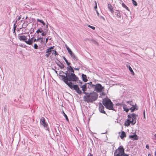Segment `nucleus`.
I'll list each match as a JSON object with an SVG mask.
<instances>
[{"label": "nucleus", "mask_w": 156, "mask_h": 156, "mask_svg": "<svg viewBox=\"0 0 156 156\" xmlns=\"http://www.w3.org/2000/svg\"><path fill=\"white\" fill-rule=\"evenodd\" d=\"M119 0L120 1L119 3H120V4H121L122 3V2H123L121 0Z\"/></svg>", "instance_id": "obj_50"}, {"label": "nucleus", "mask_w": 156, "mask_h": 156, "mask_svg": "<svg viewBox=\"0 0 156 156\" xmlns=\"http://www.w3.org/2000/svg\"><path fill=\"white\" fill-rule=\"evenodd\" d=\"M34 48L35 49H37L38 48V46L37 44H35L34 45Z\"/></svg>", "instance_id": "obj_32"}, {"label": "nucleus", "mask_w": 156, "mask_h": 156, "mask_svg": "<svg viewBox=\"0 0 156 156\" xmlns=\"http://www.w3.org/2000/svg\"><path fill=\"white\" fill-rule=\"evenodd\" d=\"M99 17L103 19L104 20H105V18L102 16H99Z\"/></svg>", "instance_id": "obj_40"}, {"label": "nucleus", "mask_w": 156, "mask_h": 156, "mask_svg": "<svg viewBox=\"0 0 156 156\" xmlns=\"http://www.w3.org/2000/svg\"><path fill=\"white\" fill-rule=\"evenodd\" d=\"M102 102L103 105L107 108L110 110H113V103L110 100L108 99H104Z\"/></svg>", "instance_id": "obj_5"}, {"label": "nucleus", "mask_w": 156, "mask_h": 156, "mask_svg": "<svg viewBox=\"0 0 156 156\" xmlns=\"http://www.w3.org/2000/svg\"><path fill=\"white\" fill-rule=\"evenodd\" d=\"M67 69L68 73H74V71L72 67L69 65H68V67H67Z\"/></svg>", "instance_id": "obj_12"}, {"label": "nucleus", "mask_w": 156, "mask_h": 156, "mask_svg": "<svg viewBox=\"0 0 156 156\" xmlns=\"http://www.w3.org/2000/svg\"><path fill=\"white\" fill-rule=\"evenodd\" d=\"M128 68H129V70L131 72V74H132L133 75H134V73L133 70L132 69L131 67L129 66H129H128Z\"/></svg>", "instance_id": "obj_20"}, {"label": "nucleus", "mask_w": 156, "mask_h": 156, "mask_svg": "<svg viewBox=\"0 0 156 156\" xmlns=\"http://www.w3.org/2000/svg\"><path fill=\"white\" fill-rule=\"evenodd\" d=\"M40 124L44 127L47 129L48 126V124L45 122V119L44 117H41L40 119Z\"/></svg>", "instance_id": "obj_8"}, {"label": "nucleus", "mask_w": 156, "mask_h": 156, "mask_svg": "<svg viewBox=\"0 0 156 156\" xmlns=\"http://www.w3.org/2000/svg\"><path fill=\"white\" fill-rule=\"evenodd\" d=\"M94 41L96 43H98L97 42H96V41Z\"/></svg>", "instance_id": "obj_57"}, {"label": "nucleus", "mask_w": 156, "mask_h": 156, "mask_svg": "<svg viewBox=\"0 0 156 156\" xmlns=\"http://www.w3.org/2000/svg\"><path fill=\"white\" fill-rule=\"evenodd\" d=\"M85 94L83 96L84 101L87 103H92L96 100L98 98V95L95 92L93 91L90 93L84 92Z\"/></svg>", "instance_id": "obj_2"}, {"label": "nucleus", "mask_w": 156, "mask_h": 156, "mask_svg": "<svg viewBox=\"0 0 156 156\" xmlns=\"http://www.w3.org/2000/svg\"><path fill=\"white\" fill-rule=\"evenodd\" d=\"M63 115L64 116V117H65L66 120H67V121H68L69 119L67 117V115L65 114V113H64V112L63 111Z\"/></svg>", "instance_id": "obj_26"}, {"label": "nucleus", "mask_w": 156, "mask_h": 156, "mask_svg": "<svg viewBox=\"0 0 156 156\" xmlns=\"http://www.w3.org/2000/svg\"><path fill=\"white\" fill-rule=\"evenodd\" d=\"M94 2H95V6L94 8V9H95V10H96V9H97V2H96V1H95Z\"/></svg>", "instance_id": "obj_36"}, {"label": "nucleus", "mask_w": 156, "mask_h": 156, "mask_svg": "<svg viewBox=\"0 0 156 156\" xmlns=\"http://www.w3.org/2000/svg\"><path fill=\"white\" fill-rule=\"evenodd\" d=\"M92 87L94 88V90L97 92H101L104 89V87L99 83H97L96 85H92Z\"/></svg>", "instance_id": "obj_7"}, {"label": "nucleus", "mask_w": 156, "mask_h": 156, "mask_svg": "<svg viewBox=\"0 0 156 156\" xmlns=\"http://www.w3.org/2000/svg\"><path fill=\"white\" fill-rule=\"evenodd\" d=\"M146 147L147 149H149V146L148 145H146Z\"/></svg>", "instance_id": "obj_45"}, {"label": "nucleus", "mask_w": 156, "mask_h": 156, "mask_svg": "<svg viewBox=\"0 0 156 156\" xmlns=\"http://www.w3.org/2000/svg\"><path fill=\"white\" fill-rule=\"evenodd\" d=\"M137 116V115L134 113L128 115V119L125 123V125L128 126L130 125V123L132 125L135 124L136 122V118Z\"/></svg>", "instance_id": "obj_3"}, {"label": "nucleus", "mask_w": 156, "mask_h": 156, "mask_svg": "<svg viewBox=\"0 0 156 156\" xmlns=\"http://www.w3.org/2000/svg\"><path fill=\"white\" fill-rule=\"evenodd\" d=\"M54 48V46H53V47H51L50 48H49V49L50 50H52Z\"/></svg>", "instance_id": "obj_41"}, {"label": "nucleus", "mask_w": 156, "mask_h": 156, "mask_svg": "<svg viewBox=\"0 0 156 156\" xmlns=\"http://www.w3.org/2000/svg\"><path fill=\"white\" fill-rule=\"evenodd\" d=\"M88 84L85 83L84 85H83L81 87V88L82 89V90L83 91V93L84 94V92H85L87 90V86Z\"/></svg>", "instance_id": "obj_14"}, {"label": "nucleus", "mask_w": 156, "mask_h": 156, "mask_svg": "<svg viewBox=\"0 0 156 156\" xmlns=\"http://www.w3.org/2000/svg\"><path fill=\"white\" fill-rule=\"evenodd\" d=\"M47 33L46 32H44L43 31V32H42V34H41V35L42 36H44L45 35H46V34H47Z\"/></svg>", "instance_id": "obj_35"}, {"label": "nucleus", "mask_w": 156, "mask_h": 156, "mask_svg": "<svg viewBox=\"0 0 156 156\" xmlns=\"http://www.w3.org/2000/svg\"><path fill=\"white\" fill-rule=\"evenodd\" d=\"M37 21L38 22H39L40 23H42L43 25L45 26V23L44 22V21L43 20H40L39 19H37Z\"/></svg>", "instance_id": "obj_23"}, {"label": "nucleus", "mask_w": 156, "mask_h": 156, "mask_svg": "<svg viewBox=\"0 0 156 156\" xmlns=\"http://www.w3.org/2000/svg\"><path fill=\"white\" fill-rule=\"evenodd\" d=\"M132 3L135 6H136L137 5V3L136 1H134V0H133V1L132 2Z\"/></svg>", "instance_id": "obj_28"}, {"label": "nucleus", "mask_w": 156, "mask_h": 156, "mask_svg": "<svg viewBox=\"0 0 156 156\" xmlns=\"http://www.w3.org/2000/svg\"><path fill=\"white\" fill-rule=\"evenodd\" d=\"M124 149L122 146H120L114 153L115 156H122L124 154Z\"/></svg>", "instance_id": "obj_6"}, {"label": "nucleus", "mask_w": 156, "mask_h": 156, "mask_svg": "<svg viewBox=\"0 0 156 156\" xmlns=\"http://www.w3.org/2000/svg\"><path fill=\"white\" fill-rule=\"evenodd\" d=\"M27 17H26V19H27Z\"/></svg>", "instance_id": "obj_58"}, {"label": "nucleus", "mask_w": 156, "mask_h": 156, "mask_svg": "<svg viewBox=\"0 0 156 156\" xmlns=\"http://www.w3.org/2000/svg\"><path fill=\"white\" fill-rule=\"evenodd\" d=\"M88 26L93 30H94L95 29V27H94L90 25H88Z\"/></svg>", "instance_id": "obj_34"}, {"label": "nucleus", "mask_w": 156, "mask_h": 156, "mask_svg": "<svg viewBox=\"0 0 156 156\" xmlns=\"http://www.w3.org/2000/svg\"><path fill=\"white\" fill-rule=\"evenodd\" d=\"M6 108H4V111H6Z\"/></svg>", "instance_id": "obj_55"}, {"label": "nucleus", "mask_w": 156, "mask_h": 156, "mask_svg": "<svg viewBox=\"0 0 156 156\" xmlns=\"http://www.w3.org/2000/svg\"><path fill=\"white\" fill-rule=\"evenodd\" d=\"M50 54V53H47L45 55V56L47 57H48Z\"/></svg>", "instance_id": "obj_37"}, {"label": "nucleus", "mask_w": 156, "mask_h": 156, "mask_svg": "<svg viewBox=\"0 0 156 156\" xmlns=\"http://www.w3.org/2000/svg\"><path fill=\"white\" fill-rule=\"evenodd\" d=\"M108 6L109 10L112 14H113L114 12V10L113 8L111 5L109 4H108Z\"/></svg>", "instance_id": "obj_13"}, {"label": "nucleus", "mask_w": 156, "mask_h": 156, "mask_svg": "<svg viewBox=\"0 0 156 156\" xmlns=\"http://www.w3.org/2000/svg\"><path fill=\"white\" fill-rule=\"evenodd\" d=\"M37 41H40V42L42 44H43V38L39 37L37 39Z\"/></svg>", "instance_id": "obj_21"}, {"label": "nucleus", "mask_w": 156, "mask_h": 156, "mask_svg": "<svg viewBox=\"0 0 156 156\" xmlns=\"http://www.w3.org/2000/svg\"><path fill=\"white\" fill-rule=\"evenodd\" d=\"M126 137V134L125 132L124 131H122V132L121 135L120 136V138L122 139H123L124 137Z\"/></svg>", "instance_id": "obj_17"}, {"label": "nucleus", "mask_w": 156, "mask_h": 156, "mask_svg": "<svg viewBox=\"0 0 156 156\" xmlns=\"http://www.w3.org/2000/svg\"><path fill=\"white\" fill-rule=\"evenodd\" d=\"M115 14L116 16L117 17L119 18L121 17V14L119 10H116Z\"/></svg>", "instance_id": "obj_16"}, {"label": "nucleus", "mask_w": 156, "mask_h": 156, "mask_svg": "<svg viewBox=\"0 0 156 156\" xmlns=\"http://www.w3.org/2000/svg\"><path fill=\"white\" fill-rule=\"evenodd\" d=\"M63 58L64 60L66 62L67 65L68 66L69 65H70V63L68 62V60L66 59V58L64 56H63Z\"/></svg>", "instance_id": "obj_22"}, {"label": "nucleus", "mask_w": 156, "mask_h": 156, "mask_svg": "<svg viewBox=\"0 0 156 156\" xmlns=\"http://www.w3.org/2000/svg\"><path fill=\"white\" fill-rule=\"evenodd\" d=\"M51 51V50L49 49V48H48L46 50V53H50Z\"/></svg>", "instance_id": "obj_33"}, {"label": "nucleus", "mask_w": 156, "mask_h": 156, "mask_svg": "<svg viewBox=\"0 0 156 156\" xmlns=\"http://www.w3.org/2000/svg\"><path fill=\"white\" fill-rule=\"evenodd\" d=\"M132 0V1L133 2V0Z\"/></svg>", "instance_id": "obj_59"}, {"label": "nucleus", "mask_w": 156, "mask_h": 156, "mask_svg": "<svg viewBox=\"0 0 156 156\" xmlns=\"http://www.w3.org/2000/svg\"><path fill=\"white\" fill-rule=\"evenodd\" d=\"M74 69L75 70H78L79 69L78 68H74Z\"/></svg>", "instance_id": "obj_54"}, {"label": "nucleus", "mask_w": 156, "mask_h": 156, "mask_svg": "<svg viewBox=\"0 0 156 156\" xmlns=\"http://www.w3.org/2000/svg\"><path fill=\"white\" fill-rule=\"evenodd\" d=\"M127 106H128V107L129 108H131V107H130V106L132 107V106H131L130 105H127Z\"/></svg>", "instance_id": "obj_51"}, {"label": "nucleus", "mask_w": 156, "mask_h": 156, "mask_svg": "<svg viewBox=\"0 0 156 156\" xmlns=\"http://www.w3.org/2000/svg\"><path fill=\"white\" fill-rule=\"evenodd\" d=\"M130 138L133 139L134 140H137L138 139V136L136 134L129 136Z\"/></svg>", "instance_id": "obj_15"}, {"label": "nucleus", "mask_w": 156, "mask_h": 156, "mask_svg": "<svg viewBox=\"0 0 156 156\" xmlns=\"http://www.w3.org/2000/svg\"><path fill=\"white\" fill-rule=\"evenodd\" d=\"M121 5L123 7L126 9L128 11H129V8L123 2H122Z\"/></svg>", "instance_id": "obj_18"}, {"label": "nucleus", "mask_w": 156, "mask_h": 156, "mask_svg": "<svg viewBox=\"0 0 156 156\" xmlns=\"http://www.w3.org/2000/svg\"><path fill=\"white\" fill-rule=\"evenodd\" d=\"M127 105H130L131 106H132L131 108H129L128 106L125 104L123 105V109L126 112H128L129 110H131V112H133L135 110H137V108H136L137 106L136 104L134 106L133 103L132 101H129L127 102Z\"/></svg>", "instance_id": "obj_4"}, {"label": "nucleus", "mask_w": 156, "mask_h": 156, "mask_svg": "<svg viewBox=\"0 0 156 156\" xmlns=\"http://www.w3.org/2000/svg\"><path fill=\"white\" fill-rule=\"evenodd\" d=\"M83 80L84 82H86L87 81V79L86 76L84 74H82V75Z\"/></svg>", "instance_id": "obj_19"}, {"label": "nucleus", "mask_w": 156, "mask_h": 156, "mask_svg": "<svg viewBox=\"0 0 156 156\" xmlns=\"http://www.w3.org/2000/svg\"><path fill=\"white\" fill-rule=\"evenodd\" d=\"M21 19V17H20V16H19L18 17V18L17 19V20H19Z\"/></svg>", "instance_id": "obj_49"}, {"label": "nucleus", "mask_w": 156, "mask_h": 156, "mask_svg": "<svg viewBox=\"0 0 156 156\" xmlns=\"http://www.w3.org/2000/svg\"><path fill=\"white\" fill-rule=\"evenodd\" d=\"M145 110H144V112H143V114H144V118L145 119Z\"/></svg>", "instance_id": "obj_39"}, {"label": "nucleus", "mask_w": 156, "mask_h": 156, "mask_svg": "<svg viewBox=\"0 0 156 156\" xmlns=\"http://www.w3.org/2000/svg\"><path fill=\"white\" fill-rule=\"evenodd\" d=\"M96 13L97 14V15L98 16H99V13H98V11L97 10H96Z\"/></svg>", "instance_id": "obj_44"}, {"label": "nucleus", "mask_w": 156, "mask_h": 156, "mask_svg": "<svg viewBox=\"0 0 156 156\" xmlns=\"http://www.w3.org/2000/svg\"><path fill=\"white\" fill-rule=\"evenodd\" d=\"M87 83L88 84H88H90V85L91 86V87H92V82H90V83Z\"/></svg>", "instance_id": "obj_43"}, {"label": "nucleus", "mask_w": 156, "mask_h": 156, "mask_svg": "<svg viewBox=\"0 0 156 156\" xmlns=\"http://www.w3.org/2000/svg\"><path fill=\"white\" fill-rule=\"evenodd\" d=\"M48 40V38H47L46 39V43L47 42Z\"/></svg>", "instance_id": "obj_52"}, {"label": "nucleus", "mask_w": 156, "mask_h": 156, "mask_svg": "<svg viewBox=\"0 0 156 156\" xmlns=\"http://www.w3.org/2000/svg\"><path fill=\"white\" fill-rule=\"evenodd\" d=\"M68 52H69V54L70 55L72 58L74 56V55H75L74 54L73 52L71 50Z\"/></svg>", "instance_id": "obj_24"}, {"label": "nucleus", "mask_w": 156, "mask_h": 156, "mask_svg": "<svg viewBox=\"0 0 156 156\" xmlns=\"http://www.w3.org/2000/svg\"><path fill=\"white\" fill-rule=\"evenodd\" d=\"M27 36H26L24 35L18 36V38L20 41H24L25 42V41H27Z\"/></svg>", "instance_id": "obj_9"}, {"label": "nucleus", "mask_w": 156, "mask_h": 156, "mask_svg": "<svg viewBox=\"0 0 156 156\" xmlns=\"http://www.w3.org/2000/svg\"><path fill=\"white\" fill-rule=\"evenodd\" d=\"M58 66L60 67L61 69H63L64 67V65L62 63H61L60 65H59Z\"/></svg>", "instance_id": "obj_27"}, {"label": "nucleus", "mask_w": 156, "mask_h": 156, "mask_svg": "<svg viewBox=\"0 0 156 156\" xmlns=\"http://www.w3.org/2000/svg\"><path fill=\"white\" fill-rule=\"evenodd\" d=\"M87 156H93V155L92 154H91L90 153H89L88 154Z\"/></svg>", "instance_id": "obj_48"}, {"label": "nucleus", "mask_w": 156, "mask_h": 156, "mask_svg": "<svg viewBox=\"0 0 156 156\" xmlns=\"http://www.w3.org/2000/svg\"><path fill=\"white\" fill-rule=\"evenodd\" d=\"M43 32V30L41 28L39 29L37 31L36 33L37 34H39L40 33H42Z\"/></svg>", "instance_id": "obj_25"}, {"label": "nucleus", "mask_w": 156, "mask_h": 156, "mask_svg": "<svg viewBox=\"0 0 156 156\" xmlns=\"http://www.w3.org/2000/svg\"><path fill=\"white\" fill-rule=\"evenodd\" d=\"M107 133V131H106V132H104V133H101V134H105L106 133Z\"/></svg>", "instance_id": "obj_53"}, {"label": "nucleus", "mask_w": 156, "mask_h": 156, "mask_svg": "<svg viewBox=\"0 0 156 156\" xmlns=\"http://www.w3.org/2000/svg\"><path fill=\"white\" fill-rule=\"evenodd\" d=\"M52 52H54V54L55 55V56H56V55H58V53H57V51H55L54 50H53L52 51Z\"/></svg>", "instance_id": "obj_30"}, {"label": "nucleus", "mask_w": 156, "mask_h": 156, "mask_svg": "<svg viewBox=\"0 0 156 156\" xmlns=\"http://www.w3.org/2000/svg\"><path fill=\"white\" fill-rule=\"evenodd\" d=\"M122 156H129L128 155L126 154H125L124 153V154H123Z\"/></svg>", "instance_id": "obj_46"}, {"label": "nucleus", "mask_w": 156, "mask_h": 156, "mask_svg": "<svg viewBox=\"0 0 156 156\" xmlns=\"http://www.w3.org/2000/svg\"><path fill=\"white\" fill-rule=\"evenodd\" d=\"M37 41V39H34V40L33 41L34 42H37V41Z\"/></svg>", "instance_id": "obj_47"}, {"label": "nucleus", "mask_w": 156, "mask_h": 156, "mask_svg": "<svg viewBox=\"0 0 156 156\" xmlns=\"http://www.w3.org/2000/svg\"><path fill=\"white\" fill-rule=\"evenodd\" d=\"M62 72L64 73L65 75H60L62 80L70 88H73L79 94H81L82 93V91L80 90L78 86L76 85H73L71 82H76L78 80V78L75 75L74 73H68V71H66L65 73L63 71Z\"/></svg>", "instance_id": "obj_1"}, {"label": "nucleus", "mask_w": 156, "mask_h": 156, "mask_svg": "<svg viewBox=\"0 0 156 156\" xmlns=\"http://www.w3.org/2000/svg\"><path fill=\"white\" fill-rule=\"evenodd\" d=\"M28 36L29 37V38L27 41H25V43L28 44L30 45H32L33 42V37H32L31 39H30V36L28 35Z\"/></svg>", "instance_id": "obj_10"}, {"label": "nucleus", "mask_w": 156, "mask_h": 156, "mask_svg": "<svg viewBox=\"0 0 156 156\" xmlns=\"http://www.w3.org/2000/svg\"><path fill=\"white\" fill-rule=\"evenodd\" d=\"M104 107L101 104L99 105V111L101 113H105V112L104 110Z\"/></svg>", "instance_id": "obj_11"}, {"label": "nucleus", "mask_w": 156, "mask_h": 156, "mask_svg": "<svg viewBox=\"0 0 156 156\" xmlns=\"http://www.w3.org/2000/svg\"><path fill=\"white\" fill-rule=\"evenodd\" d=\"M72 58L75 61H77L78 60V58L75 55Z\"/></svg>", "instance_id": "obj_29"}, {"label": "nucleus", "mask_w": 156, "mask_h": 156, "mask_svg": "<svg viewBox=\"0 0 156 156\" xmlns=\"http://www.w3.org/2000/svg\"><path fill=\"white\" fill-rule=\"evenodd\" d=\"M65 46L68 52H69V51L71 50L66 44H65Z\"/></svg>", "instance_id": "obj_31"}, {"label": "nucleus", "mask_w": 156, "mask_h": 156, "mask_svg": "<svg viewBox=\"0 0 156 156\" xmlns=\"http://www.w3.org/2000/svg\"><path fill=\"white\" fill-rule=\"evenodd\" d=\"M47 28H46V29H45V30L46 31V32H46L47 33V32L48 30V25H47L46 26Z\"/></svg>", "instance_id": "obj_42"}, {"label": "nucleus", "mask_w": 156, "mask_h": 156, "mask_svg": "<svg viewBox=\"0 0 156 156\" xmlns=\"http://www.w3.org/2000/svg\"><path fill=\"white\" fill-rule=\"evenodd\" d=\"M16 22H15V23H14V32H15V30H16V27L15 26V25H16Z\"/></svg>", "instance_id": "obj_38"}, {"label": "nucleus", "mask_w": 156, "mask_h": 156, "mask_svg": "<svg viewBox=\"0 0 156 156\" xmlns=\"http://www.w3.org/2000/svg\"><path fill=\"white\" fill-rule=\"evenodd\" d=\"M148 156H151V154H148Z\"/></svg>", "instance_id": "obj_56"}]
</instances>
